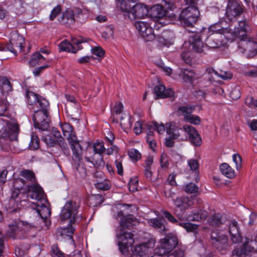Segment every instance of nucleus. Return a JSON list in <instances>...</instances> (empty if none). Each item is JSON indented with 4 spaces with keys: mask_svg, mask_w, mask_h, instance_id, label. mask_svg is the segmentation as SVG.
I'll return each mask as SVG.
<instances>
[{
    "mask_svg": "<svg viewBox=\"0 0 257 257\" xmlns=\"http://www.w3.org/2000/svg\"><path fill=\"white\" fill-rule=\"evenodd\" d=\"M27 102L30 105L36 106L39 109L35 110L33 116L34 127L42 131H46L49 127L50 119L48 112L49 102L45 98L33 91L26 90Z\"/></svg>",
    "mask_w": 257,
    "mask_h": 257,
    "instance_id": "1",
    "label": "nucleus"
},
{
    "mask_svg": "<svg viewBox=\"0 0 257 257\" xmlns=\"http://www.w3.org/2000/svg\"><path fill=\"white\" fill-rule=\"evenodd\" d=\"M28 190L29 197L37 201L36 203H34L37 207L36 210L40 216L41 221H43L48 228L50 225V222L47 220V218L51 214V210L46 206L47 201L42 188L39 185H33L28 187Z\"/></svg>",
    "mask_w": 257,
    "mask_h": 257,
    "instance_id": "2",
    "label": "nucleus"
},
{
    "mask_svg": "<svg viewBox=\"0 0 257 257\" xmlns=\"http://www.w3.org/2000/svg\"><path fill=\"white\" fill-rule=\"evenodd\" d=\"M139 223L137 219L132 215L123 217L120 221V232L116 234L118 240V245L119 250L124 254L128 250V248L134 242L133 234L129 232L124 231L123 229L131 228Z\"/></svg>",
    "mask_w": 257,
    "mask_h": 257,
    "instance_id": "3",
    "label": "nucleus"
},
{
    "mask_svg": "<svg viewBox=\"0 0 257 257\" xmlns=\"http://www.w3.org/2000/svg\"><path fill=\"white\" fill-rule=\"evenodd\" d=\"M246 22L240 21L238 22V27H235L233 35L240 39L238 43V49L242 53L247 51L250 52L249 56H253L257 53V43L251 40H245L246 38Z\"/></svg>",
    "mask_w": 257,
    "mask_h": 257,
    "instance_id": "4",
    "label": "nucleus"
},
{
    "mask_svg": "<svg viewBox=\"0 0 257 257\" xmlns=\"http://www.w3.org/2000/svg\"><path fill=\"white\" fill-rule=\"evenodd\" d=\"M188 6L183 10L180 16V20L185 27H192L199 18L200 13L198 6L202 4V0H185Z\"/></svg>",
    "mask_w": 257,
    "mask_h": 257,
    "instance_id": "5",
    "label": "nucleus"
},
{
    "mask_svg": "<svg viewBox=\"0 0 257 257\" xmlns=\"http://www.w3.org/2000/svg\"><path fill=\"white\" fill-rule=\"evenodd\" d=\"M61 128L64 136L67 137L69 146L73 154V158L78 160L81 153V146L73 131V126L69 123H64L61 125Z\"/></svg>",
    "mask_w": 257,
    "mask_h": 257,
    "instance_id": "6",
    "label": "nucleus"
},
{
    "mask_svg": "<svg viewBox=\"0 0 257 257\" xmlns=\"http://www.w3.org/2000/svg\"><path fill=\"white\" fill-rule=\"evenodd\" d=\"M178 244L177 236L172 233L167 234L160 240V245L155 249L154 255L163 256L172 250Z\"/></svg>",
    "mask_w": 257,
    "mask_h": 257,
    "instance_id": "7",
    "label": "nucleus"
},
{
    "mask_svg": "<svg viewBox=\"0 0 257 257\" xmlns=\"http://www.w3.org/2000/svg\"><path fill=\"white\" fill-rule=\"evenodd\" d=\"M79 206V205L75 202L72 201L67 202L61 210V219L69 220L70 224L74 223L77 218Z\"/></svg>",
    "mask_w": 257,
    "mask_h": 257,
    "instance_id": "8",
    "label": "nucleus"
},
{
    "mask_svg": "<svg viewBox=\"0 0 257 257\" xmlns=\"http://www.w3.org/2000/svg\"><path fill=\"white\" fill-rule=\"evenodd\" d=\"M149 9L147 5L142 3H138L132 7L127 14H123V15L125 18L133 21L137 19L144 18L149 15Z\"/></svg>",
    "mask_w": 257,
    "mask_h": 257,
    "instance_id": "9",
    "label": "nucleus"
},
{
    "mask_svg": "<svg viewBox=\"0 0 257 257\" xmlns=\"http://www.w3.org/2000/svg\"><path fill=\"white\" fill-rule=\"evenodd\" d=\"M135 26L141 37L146 41L150 42L155 40V35L154 30L148 23L138 21L135 23Z\"/></svg>",
    "mask_w": 257,
    "mask_h": 257,
    "instance_id": "10",
    "label": "nucleus"
},
{
    "mask_svg": "<svg viewBox=\"0 0 257 257\" xmlns=\"http://www.w3.org/2000/svg\"><path fill=\"white\" fill-rule=\"evenodd\" d=\"M211 240L213 245L219 250H225L228 246L226 235L220 231H212L211 234Z\"/></svg>",
    "mask_w": 257,
    "mask_h": 257,
    "instance_id": "11",
    "label": "nucleus"
},
{
    "mask_svg": "<svg viewBox=\"0 0 257 257\" xmlns=\"http://www.w3.org/2000/svg\"><path fill=\"white\" fill-rule=\"evenodd\" d=\"M19 131V127L17 123L7 122L6 127L0 130V138L16 141L17 140Z\"/></svg>",
    "mask_w": 257,
    "mask_h": 257,
    "instance_id": "12",
    "label": "nucleus"
},
{
    "mask_svg": "<svg viewBox=\"0 0 257 257\" xmlns=\"http://www.w3.org/2000/svg\"><path fill=\"white\" fill-rule=\"evenodd\" d=\"M24 44V38L19 35L17 31H15L11 34L10 44L8 45L7 48L12 53L16 54L17 51L15 48H18L20 51H22Z\"/></svg>",
    "mask_w": 257,
    "mask_h": 257,
    "instance_id": "13",
    "label": "nucleus"
},
{
    "mask_svg": "<svg viewBox=\"0 0 257 257\" xmlns=\"http://www.w3.org/2000/svg\"><path fill=\"white\" fill-rule=\"evenodd\" d=\"M243 12L242 6L234 0H229L226 9V17L230 20L239 17Z\"/></svg>",
    "mask_w": 257,
    "mask_h": 257,
    "instance_id": "14",
    "label": "nucleus"
},
{
    "mask_svg": "<svg viewBox=\"0 0 257 257\" xmlns=\"http://www.w3.org/2000/svg\"><path fill=\"white\" fill-rule=\"evenodd\" d=\"M166 132L168 135L174 139H178L179 140L184 141L187 139L185 136L183 137L181 135V132L183 128L175 122H171L166 124Z\"/></svg>",
    "mask_w": 257,
    "mask_h": 257,
    "instance_id": "15",
    "label": "nucleus"
},
{
    "mask_svg": "<svg viewBox=\"0 0 257 257\" xmlns=\"http://www.w3.org/2000/svg\"><path fill=\"white\" fill-rule=\"evenodd\" d=\"M155 241L151 239L148 242L143 243L132 248V252H137L142 257L151 252L155 246Z\"/></svg>",
    "mask_w": 257,
    "mask_h": 257,
    "instance_id": "16",
    "label": "nucleus"
},
{
    "mask_svg": "<svg viewBox=\"0 0 257 257\" xmlns=\"http://www.w3.org/2000/svg\"><path fill=\"white\" fill-rule=\"evenodd\" d=\"M162 213L169 221L183 227L188 231H193L198 228V225L195 224L179 222L171 213L167 210H163Z\"/></svg>",
    "mask_w": 257,
    "mask_h": 257,
    "instance_id": "17",
    "label": "nucleus"
},
{
    "mask_svg": "<svg viewBox=\"0 0 257 257\" xmlns=\"http://www.w3.org/2000/svg\"><path fill=\"white\" fill-rule=\"evenodd\" d=\"M155 99L171 97L174 95V91L171 88L166 89L163 85H158L154 88Z\"/></svg>",
    "mask_w": 257,
    "mask_h": 257,
    "instance_id": "18",
    "label": "nucleus"
},
{
    "mask_svg": "<svg viewBox=\"0 0 257 257\" xmlns=\"http://www.w3.org/2000/svg\"><path fill=\"white\" fill-rule=\"evenodd\" d=\"M174 205L181 211H185L193 204L192 199L187 196H181L173 199Z\"/></svg>",
    "mask_w": 257,
    "mask_h": 257,
    "instance_id": "19",
    "label": "nucleus"
},
{
    "mask_svg": "<svg viewBox=\"0 0 257 257\" xmlns=\"http://www.w3.org/2000/svg\"><path fill=\"white\" fill-rule=\"evenodd\" d=\"M25 180L22 178H17L15 180L13 183L14 190L12 191L11 199L10 200V205L14 204L15 202H18L19 200H16L18 197L20 192V189L23 187L25 184Z\"/></svg>",
    "mask_w": 257,
    "mask_h": 257,
    "instance_id": "20",
    "label": "nucleus"
},
{
    "mask_svg": "<svg viewBox=\"0 0 257 257\" xmlns=\"http://www.w3.org/2000/svg\"><path fill=\"white\" fill-rule=\"evenodd\" d=\"M223 36L219 34H213L209 36L206 40L205 44L212 48H219L223 45Z\"/></svg>",
    "mask_w": 257,
    "mask_h": 257,
    "instance_id": "21",
    "label": "nucleus"
},
{
    "mask_svg": "<svg viewBox=\"0 0 257 257\" xmlns=\"http://www.w3.org/2000/svg\"><path fill=\"white\" fill-rule=\"evenodd\" d=\"M228 231L233 243H237L241 241V236L239 231L237 222L233 220L228 225Z\"/></svg>",
    "mask_w": 257,
    "mask_h": 257,
    "instance_id": "22",
    "label": "nucleus"
},
{
    "mask_svg": "<svg viewBox=\"0 0 257 257\" xmlns=\"http://www.w3.org/2000/svg\"><path fill=\"white\" fill-rule=\"evenodd\" d=\"M189 42L192 46L193 50L196 52L201 53L204 52L203 43L198 35L195 34L190 36Z\"/></svg>",
    "mask_w": 257,
    "mask_h": 257,
    "instance_id": "23",
    "label": "nucleus"
},
{
    "mask_svg": "<svg viewBox=\"0 0 257 257\" xmlns=\"http://www.w3.org/2000/svg\"><path fill=\"white\" fill-rule=\"evenodd\" d=\"M167 13L163 7L158 4L150 8L149 14L152 18L160 19L166 16Z\"/></svg>",
    "mask_w": 257,
    "mask_h": 257,
    "instance_id": "24",
    "label": "nucleus"
},
{
    "mask_svg": "<svg viewBox=\"0 0 257 257\" xmlns=\"http://www.w3.org/2000/svg\"><path fill=\"white\" fill-rule=\"evenodd\" d=\"M59 21L66 26H70L75 22V13L72 10H67L59 19Z\"/></svg>",
    "mask_w": 257,
    "mask_h": 257,
    "instance_id": "25",
    "label": "nucleus"
},
{
    "mask_svg": "<svg viewBox=\"0 0 257 257\" xmlns=\"http://www.w3.org/2000/svg\"><path fill=\"white\" fill-rule=\"evenodd\" d=\"M73 154H72V160L74 162V166L79 173L80 176L84 178L86 176L87 173H86V170L84 167L83 164L82 162V149L81 148V153L80 155L79 156V158H78V160H75L73 158Z\"/></svg>",
    "mask_w": 257,
    "mask_h": 257,
    "instance_id": "26",
    "label": "nucleus"
},
{
    "mask_svg": "<svg viewBox=\"0 0 257 257\" xmlns=\"http://www.w3.org/2000/svg\"><path fill=\"white\" fill-rule=\"evenodd\" d=\"M208 216V213L204 210H199L188 215L187 219L192 221H201L204 220Z\"/></svg>",
    "mask_w": 257,
    "mask_h": 257,
    "instance_id": "27",
    "label": "nucleus"
},
{
    "mask_svg": "<svg viewBox=\"0 0 257 257\" xmlns=\"http://www.w3.org/2000/svg\"><path fill=\"white\" fill-rule=\"evenodd\" d=\"M12 86L10 81L6 77L0 78V91L4 95H7L12 91Z\"/></svg>",
    "mask_w": 257,
    "mask_h": 257,
    "instance_id": "28",
    "label": "nucleus"
},
{
    "mask_svg": "<svg viewBox=\"0 0 257 257\" xmlns=\"http://www.w3.org/2000/svg\"><path fill=\"white\" fill-rule=\"evenodd\" d=\"M148 223L151 226L158 230L162 233H164L166 231L165 225L161 219H150L148 220Z\"/></svg>",
    "mask_w": 257,
    "mask_h": 257,
    "instance_id": "29",
    "label": "nucleus"
},
{
    "mask_svg": "<svg viewBox=\"0 0 257 257\" xmlns=\"http://www.w3.org/2000/svg\"><path fill=\"white\" fill-rule=\"evenodd\" d=\"M220 170L222 174L228 178L235 177V172L227 164L223 163L220 166Z\"/></svg>",
    "mask_w": 257,
    "mask_h": 257,
    "instance_id": "30",
    "label": "nucleus"
},
{
    "mask_svg": "<svg viewBox=\"0 0 257 257\" xmlns=\"http://www.w3.org/2000/svg\"><path fill=\"white\" fill-rule=\"evenodd\" d=\"M223 221L224 220L221 215L220 214H215L211 216L207 221L210 225L213 227H218L223 223Z\"/></svg>",
    "mask_w": 257,
    "mask_h": 257,
    "instance_id": "31",
    "label": "nucleus"
},
{
    "mask_svg": "<svg viewBox=\"0 0 257 257\" xmlns=\"http://www.w3.org/2000/svg\"><path fill=\"white\" fill-rule=\"evenodd\" d=\"M59 49L61 51H67L75 53L76 52V48L72 44L67 41L64 40L59 44Z\"/></svg>",
    "mask_w": 257,
    "mask_h": 257,
    "instance_id": "32",
    "label": "nucleus"
},
{
    "mask_svg": "<svg viewBox=\"0 0 257 257\" xmlns=\"http://www.w3.org/2000/svg\"><path fill=\"white\" fill-rule=\"evenodd\" d=\"M179 76L184 81L191 82L194 77V73L192 70L187 69H182Z\"/></svg>",
    "mask_w": 257,
    "mask_h": 257,
    "instance_id": "33",
    "label": "nucleus"
},
{
    "mask_svg": "<svg viewBox=\"0 0 257 257\" xmlns=\"http://www.w3.org/2000/svg\"><path fill=\"white\" fill-rule=\"evenodd\" d=\"M37 225V224H31L24 221L18 222V227H21V230L27 232L31 230H36Z\"/></svg>",
    "mask_w": 257,
    "mask_h": 257,
    "instance_id": "34",
    "label": "nucleus"
},
{
    "mask_svg": "<svg viewBox=\"0 0 257 257\" xmlns=\"http://www.w3.org/2000/svg\"><path fill=\"white\" fill-rule=\"evenodd\" d=\"M120 125L124 129H128L131 127L133 121L131 117L126 114H123L120 118Z\"/></svg>",
    "mask_w": 257,
    "mask_h": 257,
    "instance_id": "35",
    "label": "nucleus"
},
{
    "mask_svg": "<svg viewBox=\"0 0 257 257\" xmlns=\"http://www.w3.org/2000/svg\"><path fill=\"white\" fill-rule=\"evenodd\" d=\"M117 2L118 7L121 11L124 13V14H127L132 8L130 5L131 2L128 0H117Z\"/></svg>",
    "mask_w": 257,
    "mask_h": 257,
    "instance_id": "36",
    "label": "nucleus"
},
{
    "mask_svg": "<svg viewBox=\"0 0 257 257\" xmlns=\"http://www.w3.org/2000/svg\"><path fill=\"white\" fill-rule=\"evenodd\" d=\"M195 107L191 105L181 106L178 108V111L184 116V117L190 115L194 110Z\"/></svg>",
    "mask_w": 257,
    "mask_h": 257,
    "instance_id": "37",
    "label": "nucleus"
},
{
    "mask_svg": "<svg viewBox=\"0 0 257 257\" xmlns=\"http://www.w3.org/2000/svg\"><path fill=\"white\" fill-rule=\"evenodd\" d=\"M222 22L216 24L210 27V30L215 32L214 34H219L220 35L229 32L230 29L228 30L227 28H224L222 27Z\"/></svg>",
    "mask_w": 257,
    "mask_h": 257,
    "instance_id": "38",
    "label": "nucleus"
},
{
    "mask_svg": "<svg viewBox=\"0 0 257 257\" xmlns=\"http://www.w3.org/2000/svg\"><path fill=\"white\" fill-rule=\"evenodd\" d=\"M45 59V58L40 53V52L35 53L31 57L29 61V64L32 66H35L39 64L41 60Z\"/></svg>",
    "mask_w": 257,
    "mask_h": 257,
    "instance_id": "39",
    "label": "nucleus"
},
{
    "mask_svg": "<svg viewBox=\"0 0 257 257\" xmlns=\"http://www.w3.org/2000/svg\"><path fill=\"white\" fill-rule=\"evenodd\" d=\"M92 164L96 168L104 166V162L102 155H94L92 157Z\"/></svg>",
    "mask_w": 257,
    "mask_h": 257,
    "instance_id": "40",
    "label": "nucleus"
},
{
    "mask_svg": "<svg viewBox=\"0 0 257 257\" xmlns=\"http://www.w3.org/2000/svg\"><path fill=\"white\" fill-rule=\"evenodd\" d=\"M39 140L38 136L34 133L31 134V141L29 144V148L32 150H35L39 147Z\"/></svg>",
    "mask_w": 257,
    "mask_h": 257,
    "instance_id": "41",
    "label": "nucleus"
},
{
    "mask_svg": "<svg viewBox=\"0 0 257 257\" xmlns=\"http://www.w3.org/2000/svg\"><path fill=\"white\" fill-rule=\"evenodd\" d=\"M248 252L246 249V244L244 243L241 247L234 249L232 251V254L238 257H242L246 255Z\"/></svg>",
    "mask_w": 257,
    "mask_h": 257,
    "instance_id": "42",
    "label": "nucleus"
},
{
    "mask_svg": "<svg viewBox=\"0 0 257 257\" xmlns=\"http://www.w3.org/2000/svg\"><path fill=\"white\" fill-rule=\"evenodd\" d=\"M184 119L186 121L195 125L199 124L201 122V118L198 116L191 114L184 117Z\"/></svg>",
    "mask_w": 257,
    "mask_h": 257,
    "instance_id": "43",
    "label": "nucleus"
},
{
    "mask_svg": "<svg viewBox=\"0 0 257 257\" xmlns=\"http://www.w3.org/2000/svg\"><path fill=\"white\" fill-rule=\"evenodd\" d=\"M184 190L187 193H195L198 192V187L196 184L193 183H189L185 185L184 186Z\"/></svg>",
    "mask_w": 257,
    "mask_h": 257,
    "instance_id": "44",
    "label": "nucleus"
},
{
    "mask_svg": "<svg viewBox=\"0 0 257 257\" xmlns=\"http://www.w3.org/2000/svg\"><path fill=\"white\" fill-rule=\"evenodd\" d=\"M123 109V105L121 103H117L111 109L112 119L113 121H115L114 114H119L121 113Z\"/></svg>",
    "mask_w": 257,
    "mask_h": 257,
    "instance_id": "45",
    "label": "nucleus"
},
{
    "mask_svg": "<svg viewBox=\"0 0 257 257\" xmlns=\"http://www.w3.org/2000/svg\"><path fill=\"white\" fill-rule=\"evenodd\" d=\"M94 155H102L105 151V148L103 144L101 143H96L93 145Z\"/></svg>",
    "mask_w": 257,
    "mask_h": 257,
    "instance_id": "46",
    "label": "nucleus"
},
{
    "mask_svg": "<svg viewBox=\"0 0 257 257\" xmlns=\"http://www.w3.org/2000/svg\"><path fill=\"white\" fill-rule=\"evenodd\" d=\"M188 138L191 144L195 146H199L201 144L202 140L199 133H197L196 136L193 135Z\"/></svg>",
    "mask_w": 257,
    "mask_h": 257,
    "instance_id": "47",
    "label": "nucleus"
},
{
    "mask_svg": "<svg viewBox=\"0 0 257 257\" xmlns=\"http://www.w3.org/2000/svg\"><path fill=\"white\" fill-rule=\"evenodd\" d=\"M51 253L52 257H65L64 254L60 250L56 244L52 246Z\"/></svg>",
    "mask_w": 257,
    "mask_h": 257,
    "instance_id": "48",
    "label": "nucleus"
},
{
    "mask_svg": "<svg viewBox=\"0 0 257 257\" xmlns=\"http://www.w3.org/2000/svg\"><path fill=\"white\" fill-rule=\"evenodd\" d=\"M20 175L27 180L33 182L35 180L34 174L29 170H24L21 171Z\"/></svg>",
    "mask_w": 257,
    "mask_h": 257,
    "instance_id": "49",
    "label": "nucleus"
},
{
    "mask_svg": "<svg viewBox=\"0 0 257 257\" xmlns=\"http://www.w3.org/2000/svg\"><path fill=\"white\" fill-rule=\"evenodd\" d=\"M183 129L184 132L187 134L188 137L193 135H195L196 136L197 134L198 133L195 127L190 125H184L183 126Z\"/></svg>",
    "mask_w": 257,
    "mask_h": 257,
    "instance_id": "50",
    "label": "nucleus"
},
{
    "mask_svg": "<svg viewBox=\"0 0 257 257\" xmlns=\"http://www.w3.org/2000/svg\"><path fill=\"white\" fill-rule=\"evenodd\" d=\"M129 157L134 160H138L141 157V153L136 149H132L128 151Z\"/></svg>",
    "mask_w": 257,
    "mask_h": 257,
    "instance_id": "51",
    "label": "nucleus"
},
{
    "mask_svg": "<svg viewBox=\"0 0 257 257\" xmlns=\"http://www.w3.org/2000/svg\"><path fill=\"white\" fill-rule=\"evenodd\" d=\"M58 142L59 143L60 147L63 150L64 154L66 156H69L70 155V151L68 147L67 144L65 142L64 140L61 139V140H59Z\"/></svg>",
    "mask_w": 257,
    "mask_h": 257,
    "instance_id": "52",
    "label": "nucleus"
},
{
    "mask_svg": "<svg viewBox=\"0 0 257 257\" xmlns=\"http://www.w3.org/2000/svg\"><path fill=\"white\" fill-rule=\"evenodd\" d=\"M155 39H156L157 42L160 44V45L163 46H168L170 44V39L168 38H165L164 36H155Z\"/></svg>",
    "mask_w": 257,
    "mask_h": 257,
    "instance_id": "53",
    "label": "nucleus"
},
{
    "mask_svg": "<svg viewBox=\"0 0 257 257\" xmlns=\"http://www.w3.org/2000/svg\"><path fill=\"white\" fill-rule=\"evenodd\" d=\"M217 76L223 80L230 79L232 78V74L230 72L221 70L218 71Z\"/></svg>",
    "mask_w": 257,
    "mask_h": 257,
    "instance_id": "54",
    "label": "nucleus"
},
{
    "mask_svg": "<svg viewBox=\"0 0 257 257\" xmlns=\"http://www.w3.org/2000/svg\"><path fill=\"white\" fill-rule=\"evenodd\" d=\"M160 163L162 168L165 169L168 167L169 163L167 155L163 154L161 155Z\"/></svg>",
    "mask_w": 257,
    "mask_h": 257,
    "instance_id": "55",
    "label": "nucleus"
},
{
    "mask_svg": "<svg viewBox=\"0 0 257 257\" xmlns=\"http://www.w3.org/2000/svg\"><path fill=\"white\" fill-rule=\"evenodd\" d=\"M138 180L136 179H131L128 183V188L130 191L135 192L137 191Z\"/></svg>",
    "mask_w": 257,
    "mask_h": 257,
    "instance_id": "56",
    "label": "nucleus"
},
{
    "mask_svg": "<svg viewBox=\"0 0 257 257\" xmlns=\"http://www.w3.org/2000/svg\"><path fill=\"white\" fill-rule=\"evenodd\" d=\"M61 11V6L58 5L55 7L51 11L50 15V19L53 20Z\"/></svg>",
    "mask_w": 257,
    "mask_h": 257,
    "instance_id": "57",
    "label": "nucleus"
},
{
    "mask_svg": "<svg viewBox=\"0 0 257 257\" xmlns=\"http://www.w3.org/2000/svg\"><path fill=\"white\" fill-rule=\"evenodd\" d=\"M230 97L233 100H236L240 97V90L238 87H235L230 91Z\"/></svg>",
    "mask_w": 257,
    "mask_h": 257,
    "instance_id": "58",
    "label": "nucleus"
},
{
    "mask_svg": "<svg viewBox=\"0 0 257 257\" xmlns=\"http://www.w3.org/2000/svg\"><path fill=\"white\" fill-rule=\"evenodd\" d=\"M245 103L250 107H257V100H254L252 96H248L246 97L245 99Z\"/></svg>",
    "mask_w": 257,
    "mask_h": 257,
    "instance_id": "59",
    "label": "nucleus"
},
{
    "mask_svg": "<svg viewBox=\"0 0 257 257\" xmlns=\"http://www.w3.org/2000/svg\"><path fill=\"white\" fill-rule=\"evenodd\" d=\"M233 161L235 164L236 169L239 170L241 168V158L238 154L233 155Z\"/></svg>",
    "mask_w": 257,
    "mask_h": 257,
    "instance_id": "60",
    "label": "nucleus"
},
{
    "mask_svg": "<svg viewBox=\"0 0 257 257\" xmlns=\"http://www.w3.org/2000/svg\"><path fill=\"white\" fill-rule=\"evenodd\" d=\"M188 165L189 166L190 170L192 171H196L198 168V161L195 159H190L188 161Z\"/></svg>",
    "mask_w": 257,
    "mask_h": 257,
    "instance_id": "61",
    "label": "nucleus"
},
{
    "mask_svg": "<svg viewBox=\"0 0 257 257\" xmlns=\"http://www.w3.org/2000/svg\"><path fill=\"white\" fill-rule=\"evenodd\" d=\"M96 188L102 190H107L109 189L110 186L108 183L98 182L95 184Z\"/></svg>",
    "mask_w": 257,
    "mask_h": 257,
    "instance_id": "62",
    "label": "nucleus"
},
{
    "mask_svg": "<svg viewBox=\"0 0 257 257\" xmlns=\"http://www.w3.org/2000/svg\"><path fill=\"white\" fill-rule=\"evenodd\" d=\"M92 53L99 57H102L104 52L102 49L99 47H95L91 49Z\"/></svg>",
    "mask_w": 257,
    "mask_h": 257,
    "instance_id": "63",
    "label": "nucleus"
},
{
    "mask_svg": "<svg viewBox=\"0 0 257 257\" xmlns=\"http://www.w3.org/2000/svg\"><path fill=\"white\" fill-rule=\"evenodd\" d=\"M168 257H184V252L182 249L176 250L169 254Z\"/></svg>",
    "mask_w": 257,
    "mask_h": 257,
    "instance_id": "64",
    "label": "nucleus"
}]
</instances>
